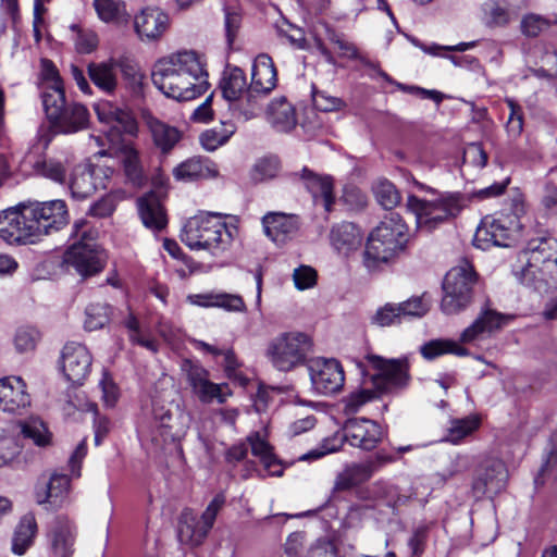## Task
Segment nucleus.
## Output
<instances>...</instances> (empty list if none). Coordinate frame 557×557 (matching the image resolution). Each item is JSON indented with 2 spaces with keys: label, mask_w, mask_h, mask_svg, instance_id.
<instances>
[{
  "label": "nucleus",
  "mask_w": 557,
  "mask_h": 557,
  "mask_svg": "<svg viewBox=\"0 0 557 557\" xmlns=\"http://www.w3.org/2000/svg\"><path fill=\"white\" fill-rule=\"evenodd\" d=\"M88 75L91 82L106 92H112L116 87V64L112 61L90 63Z\"/></svg>",
  "instance_id": "38"
},
{
  "label": "nucleus",
  "mask_w": 557,
  "mask_h": 557,
  "mask_svg": "<svg viewBox=\"0 0 557 557\" xmlns=\"http://www.w3.org/2000/svg\"><path fill=\"white\" fill-rule=\"evenodd\" d=\"M108 253L101 247L71 244L63 253L62 263L73 268L82 277L99 274L106 268Z\"/></svg>",
  "instance_id": "10"
},
{
  "label": "nucleus",
  "mask_w": 557,
  "mask_h": 557,
  "mask_svg": "<svg viewBox=\"0 0 557 557\" xmlns=\"http://www.w3.org/2000/svg\"><path fill=\"white\" fill-rule=\"evenodd\" d=\"M70 491V478L66 474L53 473L47 484L46 497H37L38 504L48 503L53 507L61 506Z\"/></svg>",
  "instance_id": "39"
},
{
  "label": "nucleus",
  "mask_w": 557,
  "mask_h": 557,
  "mask_svg": "<svg viewBox=\"0 0 557 557\" xmlns=\"http://www.w3.org/2000/svg\"><path fill=\"white\" fill-rule=\"evenodd\" d=\"M111 307L106 302H92L86 308L85 329H102L110 320Z\"/></svg>",
  "instance_id": "49"
},
{
  "label": "nucleus",
  "mask_w": 557,
  "mask_h": 557,
  "mask_svg": "<svg viewBox=\"0 0 557 557\" xmlns=\"http://www.w3.org/2000/svg\"><path fill=\"white\" fill-rule=\"evenodd\" d=\"M235 129V125L230 122L223 123L221 127L207 129L200 135V144L207 151H214L228 141Z\"/></svg>",
  "instance_id": "45"
},
{
  "label": "nucleus",
  "mask_w": 557,
  "mask_h": 557,
  "mask_svg": "<svg viewBox=\"0 0 557 557\" xmlns=\"http://www.w3.org/2000/svg\"><path fill=\"white\" fill-rule=\"evenodd\" d=\"M247 441L251 447L252 455L260 459L268 473L272 476H281L283 474V468L273 454L270 444L262 438L259 433L248 436Z\"/></svg>",
  "instance_id": "33"
},
{
  "label": "nucleus",
  "mask_w": 557,
  "mask_h": 557,
  "mask_svg": "<svg viewBox=\"0 0 557 557\" xmlns=\"http://www.w3.org/2000/svg\"><path fill=\"white\" fill-rule=\"evenodd\" d=\"M478 275L473 265L466 259L451 268L443 281L444 296L441 308L446 314L463 310L472 300Z\"/></svg>",
  "instance_id": "7"
},
{
  "label": "nucleus",
  "mask_w": 557,
  "mask_h": 557,
  "mask_svg": "<svg viewBox=\"0 0 557 557\" xmlns=\"http://www.w3.org/2000/svg\"><path fill=\"white\" fill-rule=\"evenodd\" d=\"M507 476L506 466L500 459H484L473 471L471 482L473 497L481 499L485 495L499 493L506 485Z\"/></svg>",
  "instance_id": "12"
},
{
  "label": "nucleus",
  "mask_w": 557,
  "mask_h": 557,
  "mask_svg": "<svg viewBox=\"0 0 557 557\" xmlns=\"http://www.w3.org/2000/svg\"><path fill=\"white\" fill-rule=\"evenodd\" d=\"M236 233L237 228L228 226L221 214L201 212L187 220L181 239L193 250L203 249L221 257L230 250Z\"/></svg>",
  "instance_id": "4"
},
{
  "label": "nucleus",
  "mask_w": 557,
  "mask_h": 557,
  "mask_svg": "<svg viewBox=\"0 0 557 557\" xmlns=\"http://www.w3.org/2000/svg\"><path fill=\"white\" fill-rule=\"evenodd\" d=\"M115 208V197L112 195H106L89 207L87 214L94 218L102 219L110 216L114 212Z\"/></svg>",
  "instance_id": "62"
},
{
  "label": "nucleus",
  "mask_w": 557,
  "mask_h": 557,
  "mask_svg": "<svg viewBox=\"0 0 557 557\" xmlns=\"http://www.w3.org/2000/svg\"><path fill=\"white\" fill-rule=\"evenodd\" d=\"M210 528L190 508H185L178 518L177 536L181 543L198 546L210 532Z\"/></svg>",
  "instance_id": "26"
},
{
  "label": "nucleus",
  "mask_w": 557,
  "mask_h": 557,
  "mask_svg": "<svg viewBox=\"0 0 557 557\" xmlns=\"http://www.w3.org/2000/svg\"><path fill=\"white\" fill-rule=\"evenodd\" d=\"M51 124L63 134L83 131L89 124L88 109L81 103H70Z\"/></svg>",
  "instance_id": "29"
},
{
  "label": "nucleus",
  "mask_w": 557,
  "mask_h": 557,
  "mask_svg": "<svg viewBox=\"0 0 557 557\" xmlns=\"http://www.w3.org/2000/svg\"><path fill=\"white\" fill-rule=\"evenodd\" d=\"M373 193L379 205L386 210L394 209L401 199L396 186L387 180L379 181L373 187Z\"/></svg>",
  "instance_id": "50"
},
{
  "label": "nucleus",
  "mask_w": 557,
  "mask_h": 557,
  "mask_svg": "<svg viewBox=\"0 0 557 557\" xmlns=\"http://www.w3.org/2000/svg\"><path fill=\"white\" fill-rule=\"evenodd\" d=\"M346 437L344 436V431L342 433L337 432L332 437L325 438L320 447L310 450L309 453L302 455L300 460H313L319 459L327 454L335 453L341 449Z\"/></svg>",
  "instance_id": "53"
},
{
  "label": "nucleus",
  "mask_w": 557,
  "mask_h": 557,
  "mask_svg": "<svg viewBox=\"0 0 557 557\" xmlns=\"http://www.w3.org/2000/svg\"><path fill=\"white\" fill-rule=\"evenodd\" d=\"M154 147L162 153L169 154L181 141L183 133L173 125H170L156 116H145Z\"/></svg>",
  "instance_id": "24"
},
{
  "label": "nucleus",
  "mask_w": 557,
  "mask_h": 557,
  "mask_svg": "<svg viewBox=\"0 0 557 557\" xmlns=\"http://www.w3.org/2000/svg\"><path fill=\"white\" fill-rule=\"evenodd\" d=\"M420 352L426 360H434L446 354L467 356L468 349L451 339H432L420 347Z\"/></svg>",
  "instance_id": "42"
},
{
  "label": "nucleus",
  "mask_w": 557,
  "mask_h": 557,
  "mask_svg": "<svg viewBox=\"0 0 557 557\" xmlns=\"http://www.w3.org/2000/svg\"><path fill=\"white\" fill-rule=\"evenodd\" d=\"M219 175L216 164L208 158L193 157L173 169V176L177 181L194 182L214 178Z\"/></svg>",
  "instance_id": "25"
},
{
  "label": "nucleus",
  "mask_w": 557,
  "mask_h": 557,
  "mask_svg": "<svg viewBox=\"0 0 557 557\" xmlns=\"http://www.w3.org/2000/svg\"><path fill=\"white\" fill-rule=\"evenodd\" d=\"M151 78L163 95L177 101L193 100L209 87L208 73L195 51H182L160 59L153 65Z\"/></svg>",
  "instance_id": "2"
},
{
  "label": "nucleus",
  "mask_w": 557,
  "mask_h": 557,
  "mask_svg": "<svg viewBox=\"0 0 557 557\" xmlns=\"http://www.w3.org/2000/svg\"><path fill=\"white\" fill-rule=\"evenodd\" d=\"M264 234L275 243H284L299 231V218L283 212H268L262 218Z\"/></svg>",
  "instance_id": "21"
},
{
  "label": "nucleus",
  "mask_w": 557,
  "mask_h": 557,
  "mask_svg": "<svg viewBox=\"0 0 557 557\" xmlns=\"http://www.w3.org/2000/svg\"><path fill=\"white\" fill-rule=\"evenodd\" d=\"M510 113L506 129L511 137H518L523 131V110L513 99L506 100Z\"/></svg>",
  "instance_id": "57"
},
{
  "label": "nucleus",
  "mask_w": 557,
  "mask_h": 557,
  "mask_svg": "<svg viewBox=\"0 0 557 557\" xmlns=\"http://www.w3.org/2000/svg\"><path fill=\"white\" fill-rule=\"evenodd\" d=\"M122 163L128 182L137 187L143 186L146 183L147 176L144 172L139 152L136 149L125 147L122 152Z\"/></svg>",
  "instance_id": "41"
},
{
  "label": "nucleus",
  "mask_w": 557,
  "mask_h": 557,
  "mask_svg": "<svg viewBox=\"0 0 557 557\" xmlns=\"http://www.w3.org/2000/svg\"><path fill=\"white\" fill-rule=\"evenodd\" d=\"M70 221L64 200L23 201L0 213V238L9 244H34L59 232Z\"/></svg>",
  "instance_id": "1"
},
{
  "label": "nucleus",
  "mask_w": 557,
  "mask_h": 557,
  "mask_svg": "<svg viewBox=\"0 0 557 557\" xmlns=\"http://www.w3.org/2000/svg\"><path fill=\"white\" fill-rule=\"evenodd\" d=\"M324 28V35L326 39L338 49V55L341 58L357 60L359 58V51L357 46L348 40L344 33L336 30L329 23L322 24Z\"/></svg>",
  "instance_id": "43"
},
{
  "label": "nucleus",
  "mask_w": 557,
  "mask_h": 557,
  "mask_svg": "<svg viewBox=\"0 0 557 557\" xmlns=\"http://www.w3.org/2000/svg\"><path fill=\"white\" fill-rule=\"evenodd\" d=\"M372 476L366 462L351 463L339 472L334 481L333 493L349 491Z\"/></svg>",
  "instance_id": "31"
},
{
  "label": "nucleus",
  "mask_w": 557,
  "mask_h": 557,
  "mask_svg": "<svg viewBox=\"0 0 557 557\" xmlns=\"http://www.w3.org/2000/svg\"><path fill=\"white\" fill-rule=\"evenodd\" d=\"M98 237L97 228L91 225L86 219H78L74 221L70 238L73 240L72 244L88 245L91 247H100L96 240Z\"/></svg>",
  "instance_id": "48"
},
{
  "label": "nucleus",
  "mask_w": 557,
  "mask_h": 557,
  "mask_svg": "<svg viewBox=\"0 0 557 557\" xmlns=\"http://www.w3.org/2000/svg\"><path fill=\"white\" fill-rule=\"evenodd\" d=\"M277 84V72L273 60L268 54H259L251 70V83L248 86L252 92L267 97Z\"/></svg>",
  "instance_id": "22"
},
{
  "label": "nucleus",
  "mask_w": 557,
  "mask_h": 557,
  "mask_svg": "<svg viewBox=\"0 0 557 557\" xmlns=\"http://www.w3.org/2000/svg\"><path fill=\"white\" fill-rule=\"evenodd\" d=\"M344 436L351 446L363 450H372L383 440L384 432L373 420L348 419L344 424Z\"/></svg>",
  "instance_id": "14"
},
{
  "label": "nucleus",
  "mask_w": 557,
  "mask_h": 557,
  "mask_svg": "<svg viewBox=\"0 0 557 557\" xmlns=\"http://www.w3.org/2000/svg\"><path fill=\"white\" fill-rule=\"evenodd\" d=\"M481 9L485 24L491 27L505 26L516 16L506 0H486Z\"/></svg>",
  "instance_id": "34"
},
{
  "label": "nucleus",
  "mask_w": 557,
  "mask_h": 557,
  "mask_svg": "<svg viewBox=\"0 0 557 557\" xmlns=\"http://www.w3.org/2000/svg\"><path fill=\"white\" fill-rule=\"evenodd\" d=\"M403 322L396 304L387 302L380 307L371 318V323L381 327L399 324Z\"/></svg>",
  "instance_id": "54"
},
{
  "label": "nucleus",
  "mask_w": 557,
  "mask_h": 557,
  "mask_svg": "<svg viewBox=\"0 0 557 557\" xmlns=\"http://www.w3.org/2000/svg\"><path fill=\"white\" fill-rule=\"evenodd\" d=\"M169 15L159 8H146L135 16L134 27L143 40L159 39L169 27Z\"/></svg>",
  "instance_id": "20"
},
{
  "label": "nucleus",
  "mask_w": 557,
  "mask_h": 557,
  "mask_svg": "<svg viewBox=\"0 0 557 557\" xmlns=\"http://www.w3.org/2000/svg\"><path fill=\"white\" fill-rule=\"evenodd\" d=\"M524 265L519 280L541 290L543 286L557 284V239L543 237L531 239L520 255Z\"/></svg>",
  "instance_id": "5"
},
{
  "label": "nucleus",
  "mask_w": 557,
  "mask_h": 557,
  "mask_svg": "<svg viewBox=\"0 0 557 557\" xmlns=\"http://www.w3.org/2000/svg\"><path fill=\"white\" fill-rule=\"evenodd\" d=\"M138 210L146 227L154 232H160L165 227V211L156 196L149 195L141 197L138 200Z\"/></svg>",
  "instance_id": "30"
},
{
  "label": "nucleus",
  "mask_w": 557,
  "mask_h": 557,
  "mask_svg": "<svg viewBox=\"0 0 557 557\" xmlns=\"http://www.w3.org/2000/svg\"><path fill=\"white\" fill-rule=\"evenodd\" d=\"M219 87L227 102L243 96L248 88L244 71L239 67H233L224 72Z\"/></svg>",
  "instance_id": "37"
},
{
  "label": "nucleus",
  "mask_w": 557,
  "mask_h": 557,
  "mask_svg": "<svg viewBox=\"0 0 557 557\" xmlns=\"http://www.w3.org/2000/svg\"><path fill=\"white\" fill-rule=\"evenodd\" d=\"M265 115L271 126L280 133H288L297 125L296 110L285 97L273 99Z\"/></svg>",
  "instance_id": "28"
},
{
  "label": "nucleus",
  "mask_w": 557,
  "mask_h": 557,
  "mask_svg": "<svg viewBox=\"0 0 557 557\" xmlns=\"http://www.w3.org/2000/svg\"><path fill=\"white\" fill-rule=\"evenodd\" d=\"M71 29L76 33L75 48L79 53H90L98 45V37L92 30H83L77 25H71Z\"/></svg>",
  "instance_id": "59"
},
{
  "label": "nucleus",
  "mask_w": 557,
  "mask_h": 557,
  "mask_svg": "<svg viewBox=\"0 0 557 557\" xmlns=\"http://www.w3.org/2000/svg\"><path fill=\"white\" fill-rule=\"evenodd\" d=\"M94 108L101 123L127 125L131 121L127 111L114 106L110 101H99L95 103Z\"/></svg>",
  "instance_id": "46"
},
{
  "label": "nucleus",
  "mask_w": 557,
  "mask_h": 557,
  "mask_svg": "<svg viewBox=\"0 0 557 557\" xmlns=\"http://www.w3.org/2000/svg\"><path fill=\"white\" fill-rule=\"evenodd\" d=\"M30 405L26 384L18 376L0 379V410L9 413H22Z\"/></svg>",
  "instance_id": "16"
},
{
  "label": "nucleus",
  "mask_w": 557,
  "mask_h": 557,
  "mask_svg": "<svg viewBox=\"0 0 557 557\" xmlns=\"http://www.w3.org/2000/svg\"><path fill=\"white\" fill-rule=\"evenodd\" d=\"M364 358L375 371L370 375L369 381L380 394L394 393L408 386L410 367L406 357L386 359L379 355L368 354Z\"/></svg>",
  "instance_id": "9"
},
{
  "label": "nucleus",
  "mask_w": 557,
  "mask_h": 557,
  "mask_svg": "<svg viewBox=\"0 0 557 557\" xmlns=\"http://www.w3.org/2000/svg\"><path fill=\"white\" fill-rule=\"evenodd\" d=\"M298 175L300 180L304 181L306 188L312 195L314 201L318 202L320 199L325 211L330 212L334 203V185L332 177L318 175L307 166H305Z\"/></svg>",
  "instance_id": "27"
},
{
  "label": "nucleus",
  "mask_w": 557,
  "mask_h": 557,
  "mask_svg": "<svg viewBox=\"0 0 557 557\" xmlns=\"http://www.w3.org/2000/svg\"><path fill=\"white\" fill-rule=\"evenodd\" d=\"M481 424V420L476 414H470L462 419H455L447 429L446 440L453 444H458L465 437L475 432Z\"/></svg>",
  "instance_id": "44"
},
{
  "label": "nucleus",
  "mask_w": 557,
  "mask_h": 557,
  "mask_svg": "<svg viewBox=\"0 0 557 557\" xmlns=\"http://www.w3.org/2000/svg\"><path fill=\"white\" fill-rule=\"evenodd\" d=\"M312 341L302 332H285L274 337L268 345L265 356L278 371L289 372L306 362Z\"/></svg>",
  "instance_id": "8"
},
{
  "label": "nucleus",
  "mask_w": 557,
  "mask_h": 557,
  "mask_svg": "<svg viewBox=\"0 0 557 557\" xmlns=\"http://www.w3.org/2000/svg\"><path fill=\"white\" fill-rule=\"evenodd\" d=\"M397 460H399V456L396 453H394L393 449H380L364 462L368 466L371 474L373 475L375 472H377L386 465L394 463Z\"/></svg>",
  "instance_id": "64"
},
{
  "label": "nucleus",
  "mask_w": 557,
  "mask_h": 557,
  "mask_svg": "<svg viewBox=\"0 0 557 557\" xmlns=\"http://www.w3.org/2000/svg\"><path fill=\"white\" fill-rule=\"evenodd\" d=\"M184 370L187 374L188 384L193 393L201 403L210 404L216 399L220 404L225 401V395L222 393V385L210 381V374L202 366L186 362Z\"/></svg>",
  "instance_id": "15"
},
{
  "label": "nucleus",
  "mask_w": 557,
  "mask_h": 557,
  "mask_svg": "<svg viewBox=\"0 0 557 557\" xmlns=\"http://www.w3.org/2000/svg\"><path fill=\"white\" fill-rule=\"evenodd\" d=\"M262 98V96L247 88L243 96L228 102V110L234 117L244 122L249 121L259 114Z\"/></svg>",
  "instance_id": "35"
},
{
  "label": "nucleus",
  "mask_w": 557,
  "mask_h": 557,
  "mask_svg": "<svg viewBox=\"0 0 557 557\" xmlns=\"http://www.w3.org/2000/svg\"><path fill=\"white\" fill-rule=\"evenodd\" d=\"M91 355L79 343H67L62 350V370L64 376L74 385H82L91 368Z\"/></svg>",
  "instance_id": "13"
},
{
  "label": "nucleus",
  "mask_w": 557,
  "mask_h": 557,
  "mask_svg": "<svg viewBox=\"0 0 557 557\" xmlns=\"http://www.w3.org/2000/svg\"><path fill=\"white\" fill-rule=\"evenodd\" d=\"M549 26V18L536 14H529L521 21V30L528 37H536Z\"/></svg>",
  "instance_id": "60"
},
{
  "label": "nucleus",
  "mask_w": 557,
  "mask_h": 557,
  "mask_svg": "<svg viewBox=\"0 0 557 557\" xmlns=\"http://www.w3.org/2000/svg\"><path fill=\"white\" fill-rule=\"evenodd\" d=\"M515 319L512 314H504L492 309H486L473 321L471 325L463 330L460 335V342L463 344L475 342L485 334H491L503 329Z\"/></svg>",
  "instance_id": "18"
},
{
  "label": "nucleus",
  "mask_w": 557,
  "mask_h": 557,
  "mask_svg": "<svg viewBox=\"0 0 557 557\" xmlns=\"http://www.w3.org/2000/svg\"><path fill=\"white\" fill-rule=\"evenodd\" d=\"M396 305L403 320L408 318H421L430 310V304L425 299V294L422 296L411 297L408 300Z\"/></svg>",
  "instance_id": "52"
},
{
  "label": "nucleus",
  "mask_w": 557,
  "mask_h": 557,
  "mask_svg": "<svg viewBox=\"0 0 557 557\" xmlns=\"http://www.w3.org/2000/svg\"><path fill=\"white\" fill-rule=\"evenodd\" d=\"M308 371L312 388L317 394L329 396L342 391L345 373L338 360L315 358L308 364Z\"/></svg>",
  "instance_id": "11"
},
{
  "label": "nucleus",
  "mask_w": 557,
  "mask_h": 557,
  "mask_svg": "<svg viewBox=\"0 0 557 557\" xmlns=\"http://www.w3.org/2000/svg\"><path fill=\"white\" fill-rule=\"evenodd\" d=\"M293 280L299 290L311 288L317 283V272L309 265H300L294 270Z\"/></svg>",
  "instance_id": "63"
},
{
  "label": "nucleus",
  "mask_w": 557,
  "mask_h": 557,
  "mask_svg": "<svg viewBox=\"0 0 557 557\" xmlns=\"http://www.w3.org/2000/svg\"><path fill=\"white\" fill-rule=\"evenodd\" d=\"M330 242L338 252H348L359 246L361 236L354 223L342 222L331 228Z\"/></svg>",
  "instance_id": "32"
},
{
  "label": "nucleus",
  "mask_w": 557,
  "mask_h": 557,
  "mask_svg": "<svg viewBox=\"0 0 557 557\" xmlns=\"http://www.w3.org/2000/svg\"><path fill=\"white\" fill-rule=\"evenodd\" d=\"M37 533V523L34 515H25L17 524L13 540L12 552L16 555H24L32 546L34 537Z\"/></svg>",
  "instance_id": "36"
},
{
  "label": "nucleus",
  "mask_w": 557,
  "mask_h": 557,
  "mask_svg": "<svg viewBox=\"0 0 557 557\" xmlns=\"http://www.w3.org/2000/svg\"><path fill=\"white\" fill-rule=\"evenodd\" d=\"M42 104L51 123L60 117L61 112L67 106L63 85H47L42 92Z\"/></svg>",
  "instance_id": "40"
},
{
  "label": "nucleus",
  "mask_w": 557,
  "mask_h": 557,
  "mask_svg": "<svg viewBox=\"0 0 557 557\" xmlns=\"http://www.w3.org/2000/svg\"><path fill=\"white\" fill-rule=\"evenodd\" d=\"M214 307L234 312H243L246 310L245 301L240 295L223 292H216Z\"/></svg>",
  "instance_id": "61"
},
{
  "label": "nucleus",
  "mask_w": 557,
  "mask_h": 557,
  "mask_svg": "<svg viewBox=\"0 0 557 557\" xmlns=\"http://www.w3.org/2000/svg\"><path fill=\"white\" fill-rule=\"evenodd\" d=\"M509 228L505 226L500 220L485 216L476 227L473 243L475 247L482 250H486L494 246L507 247L509 246Z\"/></svg>",
  "instance_id": "23"
},
{
  "label": "nucleus",
  "mask_w": 557,
  "mask_h": 557,
  "mask_svg": "<svg viewBox=\"0 0 557 557\" xmlns=\"http://www.w3.org/2000/svg\"><path fill=\"white\" fill-rule=\"evenodd\" d=\"M280 162L276 158H263L253 165L250 176L256 183L271 180L276 176Z\"/></svg>",
  "instance_id": "55"
},
{
  "label": "nucleus",
  "mask_w": 557,
  "mask_h": 557,
  "mask_svg": "<svg viewBox=\"0 0 557 557\" xmlns=\"http://www.w3.org/2000/svg\"><path fill=\"white\" fill-rule=\"evenodd\" d=\"M410 242L407 223L400 214L392 212L369 234L363 252V264L369 271H375L405 252Z\"/></svg>",
  "instance_id": "3"
},
{
  "label": "nucleus",
  "mask_w": 557,
  "mask_h": 557,
  "mask_svg": "<svg viewBox=\"0 0 557 557\" xmlns=\"http://www.w3.org/2000/svg\"><path fill=\"white\" fill-rule=\"evenodd\" d=\"M37 173L57 183H64L67 168L57 159H48L35 164Z\"/></svg>",
  "instance_id": "51"
},
{
  "label": "nucleus",
  "mask_w": 557,
  "mask_h": 557,
  "mask_svg": "<svg viewBox=\"0 0 557 557\" xmlns=\"http://www.w3.org/2000/svg\"><path fill=\"white\" fill-rule=\"evenodd\" d=\"M49 557H71L75 541L74 527L63 516L54 519L48 533Z\"/></svg>",
  "instance_id": "19"
},
{
  "label": "nucleus",
  "mask_w": 557,
  "mask_h": 557,
  "mask_svg": "<svg viewBox=\"0 0 557 557\" xmlns=\"http://www.w3.org/2000/svg\"><path fill=\"white\" fill-rule=\"evenodd\" d=\"M406 207L414 214L418 228L431 232L443 222L456 218L465 207V198L460 193H438L434 200H424L409 195Z\"/></svg>",
  "instance_id": "6"
},
{
  "label": "nucleus",
  "mask_w": 557,
  "mask_h": 557,
  "mask_svg": "<svg viewBox=\"0 0 557 557\" xmlns=\"http://www.w3.org/2000/svg\"><path fill=\"white\" fill-rule=\"evenodd\" d=\"M22 433L25 437L33 440L38 446L49 444L50 434L41 421H30L22 426Z\"/></svg>",
  "instance_id": "58"
},
{
  "label": "nucleus",
  "mask_w": 557,
  "mask_h": 557,
  "mask_svg": "<svg viewBox=\"0 0 557 557\" xmlns=\"http://www.w3.org/2000/svg\"><path fill=\"white\" fill-rule=\"evenodd\" d=\"M39 339L40 333L35 327L23 326L16 331L14 344L20 352H26L34 350Z\"/></svg>",
  "instance_id": "56"
},
{
  "label": "nucleus",
  "mask_w": 557,
  "mask_h": 557,
  "mask_svg": "<svg viewBox=\"0 0 557 557\" xmlns=\"http://www.w3.org/2000/svg\"><path fill=\"white\" fill-rule=\"evenodd\" d=\"M103 170L92 164H78L74 168L70 189L73 198L85 199L91 196L103 184Z\"/></svg>",
  "instance_id": "17"
},
{
  "label": "nucleus",
  "mask_w": 557,
  "mask_h": 557,
  "mask_svg": "<svg viewBox=\"0 0 557 557\" xmlns=\"http://www.w3.org/2000/svg\"><path fill=\"white\" fill-rule=\"evenodd\" d=\"M381 394L371 385V387H360L349 393L344 399V411L347 414L358 412L362 406L372 401Z\"/></svg>",
  "instance_id": "47"
}]
</instances>
